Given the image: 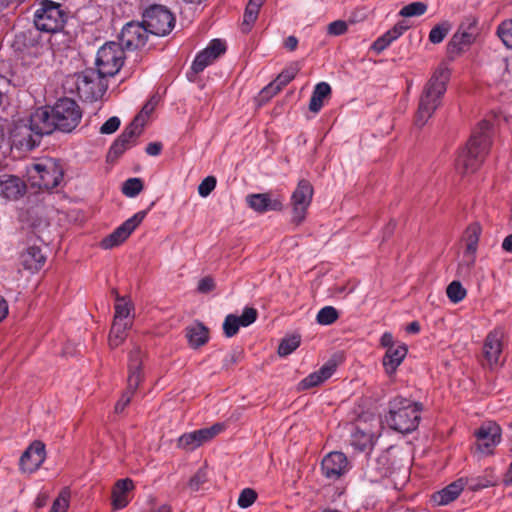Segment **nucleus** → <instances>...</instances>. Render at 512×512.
Instances as JSON below:
<instances>
[{"label":"nucleus","mask_w":512,"mask_h":512,"mask_svg":"<svg viewBox=\"0 0 512 512\" xmlns=\"http://www.w3.org/2000/svg\"><path fill=\"white\" fill-rule=\"evenodd\" d=\"M226 51L225 42L221 39H213L206 48L198 52L191 64V70L195 73H201L206 67L211 65Z\"/></svg>","instance_id":"aec40b11"},{"label":"nucleus","mask_w":512,"mask_h":512,"mask_svg":"<svg viewBox=\"0 0 512 512\" xmlns=\"http://www.w3.org/2000/svg\"><path fill=\"white\" fill-rule=\"evenodd\" d=\"M500 356L501 354H482L479 361L483 366L494 369L504 361L500 359Z\"/></svg>","instance_id":"6e6d98bb"},{"label":"nucleus","mask_w":512,"mask_h":512,"mask_svg":"<svg viewBox=\"0 0 512 512\" xmlns=\"http://www.w3.org/2000/svg\"><path fill=\"white\" fill-rule=\"evenodd\" d=\"M46 457L45 445L34 441L20 458V469L25 473H33L42 465Z\"/></svg>","instance_id":"b1692460"},{"label":"nucleus","mask_w":512,"mask_h":512,"mask_svg":"<svg viewBox=\"0 0 512 512\" xmlns=\"http://www.w3.org/2000/svg\"><path fill=\"white\" fill-rule=\"evenodd\" d=\"M129 502L128 495L125 493H118L117 490L112 491V503L114 508L122 509L127 506Z\"/></svg>","instance_id":"13d9d810"},{"label":"nucleus","mask_w":512,"mask_h":512,"mask_svg":"<svg viewBox=\"0 0 512 512\" xmlns=\"http://www.w3.org/2000/svg\"><path fill=\"white\" fill-rule=\"evenodd\" d=\"M26 192V184L15 175H0V197L6 200H18Z\"/></svg>","instance_id":"c85d7f7f"},{"label":"nucleus","mask_w":512,"mask_h":512,"mask_svg":"<svg viewBox=\"0 0 512 512\" xmlns=\"http://www.w3.org/2000/svg\"><path fill=\"white\" fill-rule=\"evenodd\" d=\"M467 296V290L462 286L460 281L454 280L450 282V302L459 303Z\"/></svg>","instance_id":"a18cd8bd"},{"label":"nucleus","mask_w":512,"mask_h":512,"mask_svg":"<svg viewBox=\"0 0 512 512\" xmlns=\"http://www.w3.org/2000/svg\"><path fill=\"white\" fill-rule=\"evenodd\" d=\"M161 150L162 144L160 142H151L145 148L146 153L150 156H158Z\"/></svg>","instance_id":"680f3d73"},{"label":"nucleus","mask_w":512,"mask_h":512,"mask_svg":"<svg viewBox=\"0 0 512 512\" xmlns=\"http://www.w3.org/2000/svg\"><path fill=\"white\" fill-rule=\"evenodd\" d=\"M216 178L207 176L198 186V193L201 197H207L216 187Z\"/></svg>","instance_id":"8fccbe9b"},{"label":"nucleus","mask_w":512,"mask_h":512,"mask_svg":"<svg viewBox=\"0 0 512 512\" xmlns=\"http://www.w3.org/2000/svg\"><path fill=\"white\" fill-rule=\"evenodd\" d=\"M447 32V27H445L444 25H437L430 31L429 41L433 44H439L444 40Z\"/></svg>","instance_id":"603ef678"},{"label":"nucleus","mask_w":512,"mask_h":512,"mask_svg":"<svg viewBox=\"0 0 512 512\" xmlns=\"http://www.w3.org/2000/svg\"><path fill=\"white\" fill-rule=\"evenodd\" d=\"M348 30V25L343 20H336L331 22L327 27V32L332 36H341Z\"/></svg>","instance_id":"3c124183"},{"label":"nucleus","mask_w":512,"mask_h":512,"mask_svg":"<svg viewBox=\"0 0 512 512\" xmlns=\"http://www.w3.org/2000/svg\"><path fill=\"white\" fill-rule=\"evenodd\" d=\"M27 174L32 186L50 190L63 180V169L58 160L43 158L27 167Z\"/></svg>","instance_id":"20e7f679"},{"label":"nucleus","mask_w":512,"mask_h":512,"mask_svg":"<svg viewBox=\"0 0 512 512\" xmlns=\"http://www.w3.org/2000/svg\"><path fill=\"white\" fill-rule=\"evenodd\" d=\"M56 130L72 132L80 123L82 112L78 104L70 98L59 99L52 107Z\"/></svg>","instance_id":"1a4fd4ad"},{"label":"nucleus","mask_w":512,"mask_h":512,"mask_svg":"<svg viewBox=\"0 0 512 512\" xmlns=\"http://www.w3.org/2000/svg\"><path fill=\"white\" fill-rule=\"evenodd\" d=\"M473 454L478 458L494 454L502 439L501 427L494 421L483 422L474 432Z\"/></svg>","instance_id":"423d86ee"},{"label":"nucleus","mask_w":512,"mask_h":512,"mask_svg":"<svg viewBox=\"0 0 512 512\" xmlns=\"http://www.w3.org/2000/svg\"><path fill=\"white\" fill-rule=\"evenodd\" d=\"M138 356L139 354H134L129 360L128 386L127 390L123 393L115 405V412L117 413H121L130 403L134 392L136 391L143 378L141 371L142 361Z\"/></svg>","instance_id":"6ab92c4d"},{"label":"nucleus","mask_w":512,"mask_h":512,"mask_svg":"<svg viewBox=\"0 0 512 512\" xmlns=\"http://www.w3.org/2000/svg\"><path fill=\"white\" fill-rule=\"evenodd\" d=\"M478 36L477 22L473 18L463 22L450 40V60L468 51Z\"/></svg>","instance_id":"f8f14e48"},{"label":"nucleus","mask_w":512,"mask_h":512,"mask_svg":"<svg viewBox=\"0 0 512 512\" xmlns=\"http://www.w3.org/2000/svg\"><path fill=\"white\" fill-rule=\"evenodd\" d=\"M185 337L189 343L190 348L198 349L202 347L209 340V330L200 322H195L186 327Z\"/></svg>","instance_id":"2f4dec72"},{"label":"nucleus","mask_w":512,"mask_h":512,"mask_svg":"<svg viewBox=\"0 0 512 512\" xmlns=\"http://www.w3.org/2000/svg\"><path fill=\"white\" fill-rule=\"evenodd\" d=\"M299 71V64L297 62L291 63L270 84L262 89L261 94L263 97H272L277 94L296 77Z\"/></svg>","instance_id":"cd10ccee"},{"label":"nucleus","mask_w":512,"mask_h":512,"mask_svg":"<svg viewBox=\"0 0 512 512\" xmlns=\"http://www.w3.org/2000/svg\"><path fill=\"white\" fill-rule=\"evenodd\" d=\"M264 1L261 0H249L243 17L242 30L243 32H249L252 25L257 20L259 10L263 5Z\"/></svg>","instance_id":"72a5a7b5"},{"label":"nucleus","mask_w":512,"mask_h":512,"mask_svg":"<svg viewBox=\"0 0 512 512\" xmlns=\"http://www.w3.org/2000/svg\"><path fill=\"white\" fill-rule=\"evenodd\" d=\"M300 336L291 335L282 339L277 352H294L300 345Z\"/></svg>","instance_id":"49530a36"},{"label":"nucleus","mask_w":512,"mask_h":512,"mask_svg":"<svg viewBox=\"0 0 512 512\" xmlns=\"http://www.w3.org/2000/svg\"><path fill=\"white\" fill-rule=\"evenodd\" d=\"M31 128L32 125L28 119L15 122L10 132L12 145L24 150H32L38 146L40 140L36 138Z\"/></svg>","instance_id":"412c9836"},{"label":"nucleus","mask_w":512,"mask_h":512,"mask_svg":"<svg viewBox=\"0 0 512 512\" xmlns=\"http://www.w3.org/2000/svg\"><path fill=\"white\" fill-rule=\"evenodd\" d=\"M466 484L467 481L464 478H460L457 481L450 483V502L459 497Z\"/></svg>","instance_id":"4d7b16f0"},{"label":"nucleus","mask_w":512,"mask_h":512,"mask_svg":"<svg viewBox=\"0 0 512 512\" xmlns=\"http://www.w3.org/2000/svg\"><path fill=\"white\" fill-rule=\"evenodd\" d=\"M502 249L508 253H512V234L506 236L502 242Z\"/></svg>","instance_id":"774afa93"},{"label":"nucleus","mask_w":512,"mask_h":512,"mask_svg":"<svg viewBox=\"0 0 512 512\" xmlns=\"http://www.w3.org/2000/svg\"><path fill=\"white\" fill-rule=\"evenodd\" d=\"M215 288V282L211 277H203L199 280L197 290L200 293L206 294Z\"/></svg>","instance_id":"bf43d9fd"},{"label":"nucleus","mask_w":512,"mask_h":512,"mask_svg":"<svg viewBox=\"0 0 512 512\" xmlns=\"http://www.w3.org/2000/svg\"><path fill=\"white\" fill-rule=\"evenodd\" d=\"M339 317L338 311L333 306H325L321 308L316 316V320L321 325H331Z\"/></svg>","instance_id":"ea45409f"},{"label":"nucleus","mask_w":512,"mask_h":512,"mask_svg":"<svg viewBox=\"0 0 512 512\" xmlns=\"http://www.w3.org/2000/svg\"><path fill=\"white\" fill-rule=\"evenodd\" d=\"M331 93V86L327 82H319L315 85L310 102L309 110L318 113L323 107V101Z\"/></svg>","instance_id":"473e14b6"},{"label":"nucleus","mask_w":512,"mask_h":512,"mask_svg":"<svg viewBox=\"0 0 512 512\" xmlns=\"http://www.w3.org/2000/svg\"><path fill=\"white\" fill-rule=\"evenodd\" d=\"M257 499V493L251 488H245L241 491L238 498V506L241 508L250 507Z\"/></svg>","instance_id":"de8ad7c7"},{"label":"nucleus","mask_w":512,"mask_h":512,"mask_svg":"<svg viewBox=\"0 0 512 512\" xmlns=\"http://www.w3.org/2000/svg\"><path fill=\"white\" fill-rule=\"evenodd\" d=\"M372 441V435L360 429H356L351 435V445L360 452L372 446Z\"/></svg>","instance_id":"4c0bfd02"},{"label":"nucleus","mask_w":512,"mask_h":512,"mask_svg":"<svg viewBox=\"0 0 512 512\" xmlns=\"http://www.w3.org/2000/svg\"><path fill=\"white\" fill-rule=\"evenodd\" d=\"M142 17L149 33L156 36L169 34L175 26L174 15L163 5L149 6L144 10Z\"/></svg>","instance_id":"0eeeda50"},{"label":"nucleus","mask_w":512,"mask_h":512,"mask_svg":"<svg viewBox=\"0 0 512 512\" xmlns=\"http://www.w3.org/2000/svg\"><path fill=\"white\" fill-rule=\"evenodd\" d=\"M124 49L116 42H107L99 48L96 56V69L101 75L112 77L124 64Z\"/></svg>","instance_id":"6e6552de"},{"label":"nucleus","mask_w":512,"mask_h":512,"mask_svg":"<svg viewBox=\"0 0 512 512\" xmlns=\"http://www.w3.org/2000/svg\"><path fill=\"white\" fill-rule=\"evenodd\" d=\"M404 331L407 333V334H418L421 330V325L418 321H413L407 325L404 326Z\"/></svg>","instance_id":"0e129e2a"},{"label":"nucleus","mask_w":512,"mask_h":512,"mask_svg":"<svg viewBox=\"0 0 512 512\" xmlns=\"http://www.w3.org/2000/svg\"><path fill=\"white\" fill-rule=\"evenodd\" d=\"M409 28V26L405 22H399L390 30L385 32L383 35L378 37L372 44L371 48L376 53L383 52L386 48H388L392 42L397 40L403 33Z\"/></svg>","instance_id":"7c9ffc66"},{"label":"nucleus","mask_w":512,"mask_h":512,"mask_svg":"<svg viewBox=\"0 0 512 512\" xmlns=\"http://www.w3.org/2000/svg\"><path fill=\"white\" fill-rule=\"evenodd\" d=\"M130 323L113 322L108 343L111 349H116L125 340L127 336V330L130 328Z\"/></svg>","instance_id":"f704fd0d"},{"label":"nucleus","mask_w":512,"mask_h":512,"mask_svg":"<svg viewBox=\"0 0 512 512\" xmlns=\"http://www.w3.org/2000/svg\"><path fill=\"white\" fill-rule=\"evenodd\" d=\"M134 487L133 481L129 478L120 479L116 482L114 489L117 490L118 493L127 494Z\"/></svg>","instance_id":"052dcab7"},{"label":"nucleus","mask_w":512,"mask_h":512,"mask_svg":"<svg viewBox=\"0 0 512 512\" xmlns=\"http://www.w3.org/2000/svg\"><path fill=\"white\" fill-rule=\"evenodd\" d=\"M284 196L277 191L248 194L245 198L247 206L258 214L270 211L280 212L284 209Z\"/></svg>","instance_id":"ddd939ff"},{"label":"nucleus","mask_w":512,"mask_h":512,"mask_svg":"<svg viewBox=\"0 0 512 512\" xmlns=\"http://www.w3.org/2000/svg\"><path fill=\"white\" fill-rule=\"evenodd\" d=\"M37 5L33 19L35 27L46 33L61 31L67 19L62 5L52 0H39Z\"/></svg>","instance_id":"39448f33"},{"label":"nucleus","mask_w":512,"mask_h":512,"mask_svg":"<svg viewBox=\"0 0 512 512\" xmlns=\"http://www.w3.org/2000/svg\"><path fill=\"white\" fill-rule=\"evenodd\" d=\"M132 310V304L124 297L117 295L115 304V315L113 322L130 323L132 325V319L130 318Z\"/></svg>","instance_id":"c9c22d12"},{"label":"nucleus","mask_w":512,"mask_h":512,"mask_svg":"<svg viewBox=\"0 0 512 512\" xmlns=\"http://www.w3.org/2000/svg\"><path fill=\"white\" fill-rule=\"evenodd\" d=\"M339 361L335 358L330 359L319 370L310 373L299 383L300 390H308L317 387L328 380L336 371Z\"/></svg>","instance_id":"bb28decb"},{"label":"nucleus","mask_w":512,"mask_h":512,"mask_svg":"<svg viewBox=\"0 0 512 512\" xmlns=\"http://www.w3.org/2000/svg\"><path fill=\"white\" fill-rule=\"evenodd\" d=\"M314 189L311 183L306 179H301L293 191L290 204L292 207L291 221L292 223L301 224L307 215V210L311 205Z\"/></svg>","instance_id":"9b49d317"},{"label":"nucleus","mask_w":512,"mask_h":512,"mask_svg":"<svg viewBox=\"0 0 512 512\" xmlns=\"http://www.w3.org/2000/svg\"><path fill=\"white\" fill-rule=\"evenodd\" d=\"M106 76L96 69H86L76 75V87L81 98L89 101L98 100L106 91Z\"/></svg>","instance_id":"9d476101"},{"label":"nucleus","mask_w":512,"mask_h":512,"mask_svg":"<svg viewBox=\"0 0 512 512\" xmlns=\"http://www.w3.org/2000/svg\"><path fill=\"white\" fill-rule=\"evenodd\" d=\"M492 138L493 125L487 120L480 121L473 129L467 143L457 154L456 171L461 175L476 172L490 151Z\"/></svg>","instance_id":"f257e3e1"},{"label":"nucleus","mask_w":512,"mask_h":512,"mask_svg":"<svg viewBox=\"0 0 512 512\" xmlns=\"http://www.w3.org/2000/svg\"><path fill=\"white\" fill-rule=\"evenodd\" d=\"M146 215L147 211L145 210L135 213L132 217L118 226L112 233L103 238L100 242V246L103 249L108 250L122 244L145 219Z\"/></svg>","instance_id":"2eb2a0df"},{"label":"nucleus","mask_w":512,"mask_h":512,"mask_svg":"<svg viewBox=\"0 0 512 512\" xmlns=\"http://www.w3.org/2000/svg\"><path fill=\"white\" fill-rule=\"evenodd\" d=\"M27 119L32 125L33 133L39 140L42 136L49 135L56 130L52 108L50 107L37 108Z\"/></svg>","instance_id":"4be33fe9"},{"label":"nucleus","mask_w":512,"mask_h":512,"mask_svg":"<svg viewBox=\"0 0 512 512\" xmlns=\"http://www.w3.org/2000/svg\"><path fill=\"white\" fill-rule=\"evenodd\" d=\"M207 482V473L204 469H199L189 480L188 487L196 492Z\"/></svg>","instance_id":"09e8293b"},{"label":"nucleus","mask_w":512,"mask_h":512,"mask_svg":"<svg viewBox=\"0 0 512 512\" xmlns=\"http://www.w3.org/2000/svg\"><path fill=\"white\" fill-rule=\"evenodd\" d=\"M19 260L24 269L34 273L43 267L46 257L39 247L30 246L21 253Z\"/></svg>","instance_id":"c756f323"},{"label":"nucleus","mask_w":512,"mask_h":512,"mask_svg":"<svg viewBox=\"0 0 512 512\" xmlns=\"http://www.w3.org/2000/svg\"><path fill=\"white\" fill-rule=\"evenodd\" d=\"M428 6L424 2L416 1L401 8L399 15L405 18L419 17L426 13Z\"/></svg>","instance_id":"58836bf2"},{"label":"nucleus","mask_w":512,"mask_h":512,"mask_svg":"<svg viewBox=\"0 0 512 512\" xmlns=\"http://www.w3.org/2000/svg\"><path fill=\"white\" fill-rule=\"evenodd\" d=\"M432 506H443L448 504V486L432 494L430 498Z\"/></svg>","instance_id":"5fc2aeb1"},{"label":"nucleus","mask_w":512,"mask_h":512,"mask_svg":"<svg viewBox=\"0 0 512 512\" xmlns=\"http://www.w3.org/2000/svg\"><path fill=\"white\" fill-rule=\"evenodd\" d=\"M503 336L502 329H495L490 332L485 339L484 352H502L504 349Z\"/></svg>","instance_id":"e433bc0d"},{"label":"nucleus","mask_w":512,"mask_h":512,"mask_svg":"<svg viewBox=\"0 0 512 512\" xmlns=\"http://www.w3.org/2000/svg\"><path fill=\"white\" fill-rule=\"evenodd\" d=\"M257 310L252 307L244 308L242 314L237 316L235 314H228L223 322V332L226 337L234 336L240 327H248L257 319Z\"/></svg>","instance_id":"393cba45"},{"label":"nucleus","mask_w":512,"mask_h":512,"mask_svg":"<svg viewBox=\"0 0 512 512\" xmlns=\"http://www.w3.org/2000/svg\"><path fill=\"white\" fill-rule=\"evenodd\" d=\"M142 128L143 124L140 123L139 116H137L112 143L108 152V158H118L127 149L132 147L136 138L141 134Z\"/></svg>","instance_id":"a211bd4d"},{"label":"nucleus","mask_w":512,"mask_h":512,"mask_svg":"<svg viewBox=\"0 0 512 512\" xmlns=\"http://www.w3.org/2000/svg\"><path fill=\"white\" fill-rule=\"evenodd\" d=\"M70 491L63 489L58 497L54 500L50 512H67L69 507Z\"/></svg>","instance_id":"c03bdc74"},{"label":"nucleus","mask_w":512,"mask_h":512,"mask_svg":"<svg viewBox=\"0 0 512 512\" xmlns=\"http://www.w3.org/2000/svg\"><path fill=\"white\" fill-rule=\"evenodd\" d=\"M405 354H384L382 364L387 374L392 375L403 362Z\"/></svg>","instance_id":"a19ab883"},{"label":"nucleus","mask_w":512,"mask_h":512,"mask_svg":"<svg viewBox=\"0 0 512 512\" xmlns=\"http://www.w3.org/2000/svg\"><path fill=\"white\" fill-rule=\"evenodd\" d=\"M149 31L142 22L131 21L124 25L119 35L120 46L123 49L135 50L143 47L148 39Z\"/></svg>","instance_id":"f3484780"},{"label":"nucleus","mask_w":512,"mask_h":512,"mask_svg":"<svg viewBox=\"0 0 512 512\" xmlns=\"http://www.w3.org/2000/svg\"><path fill=\"white\" fill-rule=\"evenodd\" d=\"M322 474L331 480H337L349 471V462L342 452H331L321 463Z\"/></svg>","instance_id":"5701e85b"},{"label":"nucleus","mask_w":512,"mask_h":512,"mask_svg":"<svg viewBox=\"0 0 512 512\" xmlns=\"http://www.w3.org/2000/svg\"><path fill=\"white\" fill-rule=\"evenodd\" d=\"M226 429L225 423H215L211 427L194 430L181 435L178 439V447L186 450H194L203 443L212 440Z\"/></svg>","instance_id":"dca6fc26"},{"label":"nucleus","mask_w":512,"mask_h":512,"mask_svg":"<svg viewBox=\"0 0 512 512\" xmlns=\"http://www.w3.org/2000/svg\"><path fill=\"white\" fill-rule=\"evenodd\" d=\"M380 343L383 348L391 349L394 345L393 335L385 332L380 338Z\"/></svg>","instance_id":"e2e57ef3"},{"label":"nucleus","mask_w":512,"mask_h":512,"mask_svg":"<svg viewBox=\"0 0 512 512\" xmlns=\"http://www.w3.org/2000/svg\"><path fill=\"white\" fill-rule=\"evenodd\" d=\"M481 232V226L477 222L468 225L463 232L461 244L464 247V263L459 264L457 274H460L464 269L469 272L474 265Z\"/></svg>","instance_id":"4468645a"},{"label":"nucleus","mask_w":512,"mask_h":512,"mask_svg":"<svg viewBox=\"0 0 512 512\" xmlns=\"http://www.w3.org/2000/svg\"><path fill=\"white\" fill-rule=\"evenodd\" d=\"M420 420V406L401 396L389 402V411L385 415L387 425L398 432L409 433L415 430Z\"/></svg>","instance_id":"7ed1b4c3"},{"label":"nucleus","mask_w":512,"mask_h":512,"mask_svg":"<svg viewBox=\"0 0 512 512\" xmlns=\"http://www.w3.org/2000/svg\"><path fill=\"white\" fill-rule=\"evenodd\" d=\"M297 45L298 39L295 36L291 35L285 39L284 47L289 51H294L297 48Z\"/></svg>","instance_id":"69168bd1"},{"label":"nucleus","mask_w":512,"mask_h":512,"mask_svg":"<svg viewBox=\"0 0 512 512\" xmlns=\"http://www.w3.org/2000/svg\"><path fill=\"white\" fill-rule=\"evenodd\" d=\"M448 83V67L441 64L428 81L420 97L415 125L423 127L441 104Z\"/></svg>","instance_id":"f03ea898"},{"label":"nucleus","mask_w":512,"mask_h":512,"mask_svg":"<svg viewBox=\"0 0 512 512\" xmlns=\"http://www.w3.org/2000/svg\"><path fill=\"white\" fill-rule=\"evenodd\" d=\"M8 314V303L3 296L0 295V322L6 318Z\"/></svg>","instance_id":"338daca9"},{"label":"nucleus","mask_w":512,"mask_h":512,"mask_svg":"<svg viewBox=\"0 0 512 512\" xmlns=\"http://www.w3.org/2000/svg\"><path fill=\"white\" fill-rule=\"evenodd\" d=\"M497 34L504 45L512 49V19L503 21L497 28Z\"/></svg>","instance_id":"79ce46f5"},{"label":"nucleus","mask_w":512,"mask_h":512,"mask_svg":"<svg viewBox=\"0 0 512 512\" xmlns=\"http://www.w3.org/2000/svg\"><path fill=\"white\" fill-rule=\"evenodd\" d=\"M120 124V119L117 116H112L100 127L99 131L101 134L110 135L118 130Z\"/></svg>","instance_id":"864d4df0"},{"label":"nucleus","mask_w":512,"mask_h":512,"mask_svg":"<svg viewBox=\"0 0 512 512\" xmlns=\"http://www.w3.org/2000/svg\"><path fill=\"white\" fill-rule=\"evenodd\" d=\"M401 468V461L395 454V449L390 447L383 451L374 461L373 469L376 478L390 477Z\"/></svg>","instance_id":"a878e982"},{"label":"nucleus","mask_w":512,"mask_h":512,"mask_svg":"<svg viewBox=\"0 0 512 512\" xmlns=\"http://www.w3.org/2000/svg\"><path fill=\"white\" fill-rule=\"evenodd\" d=\"M143 189V183L140 178L127 179L122 187V192L127 197H136Z\"/></svg>","instance_id":"37998d69"}]
</instances>
